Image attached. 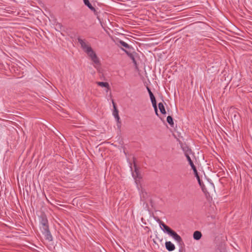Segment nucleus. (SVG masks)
Returning <instances> with one entry per match:
<instances>
[{
	"instance_id": "f257e3e1",
	"label": "nucleus",
	"mask_w": 252,
	"mask_h": 252,
	"mask_svg": "<svg viewBox=\"0 0 252 252\" xmlns=\"http://www.w3.org/2000/svg\"><path fill=\"white\" fill-rule=\"evenodd\" d=\"M77 40L83 51L89 56L94 63L96 65H99V60L91 46L86 42L85 40L82 39L80 37H78Z\"/></svg>"
},
{
	"instance_id": "f03ea898",
	"label": "nucleus",
	"mask_w": 252,
	"mask_h": 252,
	"mask_svg": "<svg viewBox=\"0 0 252 252\" xmlns=\"http://www.w3.org/2000/svg\"><path fill=\"white\" fill-rule=\"evenodd\" d=\"M123 50H124L126 55L130 58V59L132 61V63H134V65L135 68H137V63L136 61V59L139 57L138 54L136 52L133 51H127L126 49L122 48Z\"/></svg>"
},
{
	"instance_id": "7ed1b4c3",
	"label": "nucleus",
	"mask_w": 252,
	"mask_h": 252,
	"mask_svg": "<svg viewBox=\"0 0 252 252\" xmlns=\"http://www.w3.org/2000/svg\"><path fill=\"white\" fill-rule=\"evenodd\" d=\"M112 104L113 106V115L117 122V126L119 128L121 127V123L120 122V118L119 115V110L117 109L116 104L113 100H112Z\"/></svg>"
},
{
	"instance_id": "20e7f679",
	"label": "nucleus",
	"mask_w": 252,
	"mask_h": 252,
	"mask_svg": "<svg viewBox=\"0 0 252 252\" xmlns=\"http://www.w3.org/2000/svg\"><path fill=\"white\" fill-rule=\"evenodd\" d=\"M170 236L172 237L175 240H176L179 245L184 244V242L182 238L174 230L169 235Z\"/></svg>"
},
{
	"instance_id": "39448f33",
	"label": "nucleus",
	"mask_w": 252,
	"mask_h": 252,
	"mask_svg": "<svg viewBox=\"0 0 252 252\" xmlns=\"http://www.w3.org/2000/svg\"><path fill=\"white\" fill-rule=\"evenodd\" d=\"M42 234L44 235L45 239L48 242H51L53 240V236L50 232L49 229L41 231Z\"/></svg>"
},
{
	"instance_id": "423d86ee",
	"label": "nucleus",
	"mask_w": 252,
	"mask_h": 252,
	"mask_svg": "<svg viewBox=\"0 0 252 252\" xmlns=\"http://www.w3.org/2000/svg\"><path fill=\"white\" fill-rule=\"evenodd\" d=\"M181 147L184 152L186 157H187V155L189 156L190 154H192L191 150L186 143H182L181 144Z\"/></svg>"
},
{
	"instance_id": "0eeeda50",
	"label": "nucleus",
	"mask_w": 252,
	"mask_h": 252,
	"mask_svg": "<svg viewBox=\"0 0 252 252\" xmlns=\"http://www.w3.org/2000/svg\"><path fill=\"white\" fill-rule=\"evenodd\" d=\"M160 227H162V230L165 233H167L169 235L171 233V232L173 230L162 221L160 222Z\"/></svg>"
},
{
	"instance_id": "6e6552de",
	"label": "nucleus",
	"mask_w": 252,
	"mask_h": 252,
	"mask_svg": "<svg viewBox=\"0 0 252 252\" xmlns=\"http://www.w3.org/2000/svg\"><path fill=\"white\" fill-rule=\"evenodd\" d=\"M166 249L169 252L173 251L175 249V245L170 241H166L165 243Z\"/></svg>"
},
{
	"instance_id": "1a4fd4ad",
	"label": "nucleus",
	"mask_w": 252,
	"mask_h": 252,
	"mask_svg": "<svg viewBox=\"0 0 252 252\" xmlns=\"http://www.w3.org/2000/svg\"><path fill=\"white\" fill-rule=\"evenodd\" d=\"M119 43L120 45H121V46H122L124 47H125L126 49H127V50H126L127 51H132L134 50V48L131 46L129 45V44H128L127 43L124 42L123 40H120Z\"/></svg>"
},
{
	"instance_id": "9d476101",
	"label": "nucleus",
	"mask_w": 252,
	"mask_h": 252,
	"mask_svg": "<svg viewBox=\"0 0 252 252\" xmlns=\"http://www.w3.org/2000/svg\"><path fill=\"white\" fill-rule=\"evenodd\" d=\"M39 223L40 224H43L45 223H48V220L47 217L45 214H42L39 217Z\"/></svg>"
},
{
	"instance_id": "9b49d317",
	"label": "nucleus",
	"mask_w": 252,
	"mask_h": 252,
	"mask_svg": "<svg viewBox=\"0 0 252 252\" xmlns=\"http://www.w3.org/2000/svg\"><path fill=\"white\" fill-rule=\"evenodd\" d=\"M96 84L99 86L106 88L107 89L106 92H108L109 90H110L109 84L107 82H96Z\"/></svg>"
},
{
	"instance_id": "f8f14e48",
	"label": "nucleus",
	"mask_w": 252,
	"mask_h": 252,
	"mask_svg": "<svg viewBox=\"0 0 252 252\" xmlns=\"http://www.w3.org/2000/svg\"><path fill=\"white\" fill-rule=\"evenodd\" d=\"M148 194L145 190H142L140 194L141 200L144 203H145L146 200L148 199Z\"/></svg>"
},
{
	"instance_id": "ddd939ff",
	"label": "nucleus",
	"mask_w": 252,
	"mask_h": 252,
	"mask_svg": "<svg viewBox=\"0 0 252 252\" xmlns=\"http://www.w3.org/2000/svg\"><path fill=\"white\" fill-rule=\"evenodd\" d=\"M202 237V233L200 231H195L193 234V237L194 240H199Z\"/></svg>"
},
{
	"instance_id": "4468645a",
	"label": "nucleus",
	"mask_w": 252,
	"mask_h": 252,
	"mask_svg": "<svg viewBox=\"0 0 252 252\" xmlns=\"http://www.w3.org/2000/svg\"><path fill=\"white\" fill-rule=\"evenodd\" d=\"M83 1L85 5H86L90 10L94 12L95 11V9L92 6L89 0H83Z\"/></svg>"
},
{
	"instance_id": "2eb2a0df",
	"label": "nucleus",
	"mask_w": 252,
	"mask_h": 252,
	"mask_svg": "<svg viewBox=\"0 0 252 252\" xmlns=\"http://www.w3.org/2000/svg\"><path fill=\"white\" fill-rule=\"evenodd\" d=\"M158 108L160 110V112L161 114L165 115L166 114V110L165 109L164 106L162 102H159L158 104Z\"/></svg>"
},
{
	"instance_id": "dca6fc26",
	"label": "nucleus",
	"mask_w": 252,
	"mask_h": 252,
	"mask_svg": "<svg viewBox=\"0 0 252 252\" xmlns=\"http://www.w3.org/2000/svg\"><path fill=\"white\" fill-rule=\"evenodd\" d=\"M167 122L171 127H173L174 121H173V118L172 116H167Z\"/></svg>"
},
{
	"instance_id": "f3484780",
	"label": "nucleus",
	"mask_w": 252,
	"mask_h": 252,
	"mask_svg": "<svg viewBox=\"0 0 252 252\" xmlns=\"http://www.w3.org/2000/svg\"><path fill=\"white\" fill-rule=\"evenodd\" d=\"M186 158L187 159L188 161L189 162V164L191 167V169L193 168L194 167H195V166L194 165L193 161H192L190 157L189 156H187L186 157Z\"/></svg>"
},
{
	"instance_id": "a211bd4d",
	"label": "nucleus",
	"mask_w": 252,
	"mask_h": 252,
	"mask_svg": "<svg viewBox=\"0 0 252 252\" xmlns=\"http://www.w3.org/2000/svg\"><path fill=\"white\" fill-rule=\"evenodd\" d=\"M40 229L41 231L45 230L46 229H49L48 223H45L43 224H40Z\"/></svg>"
},
{
	"instance_id": "6ab92c4d",
	"label": "nucleus",
	"mask_w": 252,
	"mask_h": 252,
	"mask_svg": "<svg viewBox=\"0 0 252 252\" xmlns=\"http://www.w3.org/2000/svg\"><path fill=\"white\" fill-rule=\"evenodd\" d=\"M150 99H151L153 106L154 107V106H157V101H156V99L155 96H151L150 97Z\"/></svg>"
},
{
	"instance_id": "aec40b11",
	"label": "nucleus",
	"mask_w": 252,
	"mask_h": 252,
	"mask_svg": "<svg viewBox=\"0 0 252 252\" xmlns=\"http://www.w3.org/2000/svg\"><path fill=\"white\" fill-rule=\"evenodd\" d=\"M133 164H134L133 166L134 167L135 172L136 174H137V175L138 176V169L136 164V159L134 158H133Z\"/></svg>"
},
{
	"instance_id": "412c9836",
	"label": "nucleus",
	"mask_w": 252,
	"mask_h": 252,
	"mask_svg": "<svg viewBox=\"0 0 252 252\" xmlns=\"http://www.w3.org/2000/svg\"><path fill=\"white\" fill-rule=\"evenodd\" d=\"M192 170H193V171L194 174V175H195H195H198V172H197V169H196V167H194V168H192Z\"/></svg>"
},
{
	"instance_id": "4be33fe9",
	"label": "nucleus",
	"mask_w": 252,
	"mask_h": 252,
	"mask_svg": "<svg viewBox=\"0 0 252 252\" xmlns=\"http://www.w3.org/2000/svg\"><path fill=\"white\" fill-rule=\"evenodd\" d=\"M217 252H226V250L224 248H222L221 249H217Z\"/></svg>"
},
{
	"instance_id": "5701e85b",
	"label": "nucleus",
	"mask_w": 252,
	"mask_h": 252,
	"mask_svg": "<svg viewBox=\"0 0 252 252\" xmlns=\"http://www.w3.org/2000/svg\"><path fill=\"white\" fill-rule=\"evenodd\" d=\"M154 108V110H155V113H156V115H157L158 116H159L158 115V108H157V106H154L153 107Z\"/></svg>"
},
{
	"instance_id": "b1692460",
	"label": "nucleus",
	"mask_w": 252,
	"mask_h": 252,
	"mask_svg": "<svg viewBox=\"0 0 252 252\" xmlns=\"http://www.w3.org/2000/svg\"><path fill=\"white\" fill-rule=\"evenodd\" d=\"M203 186H202L201 188V189L202 190V191L204 192V193H206V192L207 191V189L205 187V185H202Z\"/></svg>"
},
{
	"instance_id": "393cba45",
	"label": "nucleus",
	"mask_w": 252,
	"mask_h": 252,
	"mask_svg": "<svg viewBox=\"0 0 252 252\" xmlns=\"http://www.w3.org/2000/svg\"><path fill=\"white\" fill-rule=\"evenodd\" d=\"M197 181H198V184H199V186H200V187L203 186L202 185H204V184H203V182L201 181V179L199 180H198Z\"/></svg>"
},
{
	"instance_id": "a878e982",
	"label": "nucleus",
	"mask_w": 252,
	"mask_h": 252,
	"mask_svg": "<svg viewBox=\"0 0 252 252\" xmlns=\"http://www.w3.org/2000/svg\"><path fill=\"white\" fill-rule=\"evenodd\" d=\"M148 93L149 94L150 97H151V96H154V94H153V93L151 91H149V92H148Z\"/></svg>"
},
{
	"instance_id": "bb28decb",
	"label": "nucleus",
	"mask_w": 252,
	"mask_h": 252,
	"mask_svg": "<svg viewBox=\"0 0 252 252\" xmlns=\"http://www.w3.org/2000/svg\"><path fill=\"white\" fill-rule=\"evenodd\" d=\"M195 176L196 178L197 181L200 180V178L198 174L197 175H195Z\"/></svg>"
},
{
	"instance_id": "cd10ccee",
	"label": "nucleus",
	"mask_w": 252,
	"mask_h": 252,
	"mask_svg": "<svg viewBox=\"0 0 252 252\" xmlns=\"http://www.w3.org/2000/svg\"><path fill=\"white\" fill-rule=\"evenodd\" d=\"M148 92H149V91H151L149 87H147Z\"/></svg>"
},
{
	"instance_id": "c85d7f7f",
	"label": "nucleus",
	"mask_w": 252,
	"mask_h": 252,
	"mask_svg": "<svg viewBox=\"0 0 252 252\" xmlns=\"http://www.w3.org/2000/svg\"><path fill=\"white\" fill-rule=\"evenodd\" d=\"M179 252H181V250H179Z\"/></svg>"
}]
</instances>
